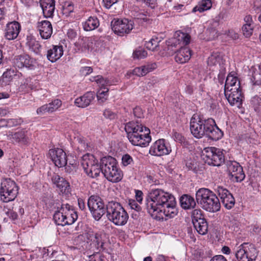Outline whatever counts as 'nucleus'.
<instances>
[{
    "instance_id": "f257e3e1",
    "label": "nucleus",
    "mask_w": 261,
    "mask_h": 261,
    "mask_svg": "<svg viewBox=\"0 0 261 261\" xmlns=\"http://www.w3.org/2000/svg\"><path fill=\"white\" fill-rule=\"evenodd\" d=\"M146 208L152 216L163 213L168 218L175 217L177 213L175 197L160 189L152 190L145 200Z\"/></svg>"
},
{
    "instance_id": "f03ea898",
    "label": "nucleus",
    "mask_w": 261,
    "mask_h": 261,
    "mask_svg": "<svg viewBox=\"0 0 261 261\" xmlns=\"http://www.w3.org/2000/svg\"><path fill=\"white\" fill-rule=\"evenodd\" d=\"M190 130L197 138L206 135L209 139L217 141L220 139L223 132L217 126L212 118L204 119L203 116L195 114L190 121Z\"/></svg>"
},
{
    "instance_id": "7ed1b4c3",
    "label": "nucleus",
    "mask_w": 261,
    "mask_h": 261,
    "mask_svg": "<svg viewBox=\"0 0 261 261\" xmlns=\"http://www.w3.org/2000/svg\"><path fill=\"white\" fill-rule=\"evenodd\" d=\"M196 202L203 210L215 213L220 210L221 204L216 195L206 188L199 189L196 193Z\"/></svg>"
},
{
    "instance_id": "20e7f679",
    "label": "nucleus",
    "mask_w": 261,
    "mask_h": 261,
    "mask_svg": "<svg viewBox=\"0 0 261 261\" xmlns=\"http://www.w3.org/2000/svg\"><path fill=\"white\" fill-rule=\"evenodd\" d=\"M106 213L108 219L114 225L124 226L128 221V214L122 205L115 201H111L106 205Z\"/></svg>"
},
{
    "instance_id": "39448f33",
    "label": "nucleus",
    "mask_w": 261,
    "mask_h": 261,
    "mask_svg": "<svg viewBox=\"0 0 261 261\" xmlns=\"http://www.w3.org/2000/svg\"><path fill=\"white\" fill-rule=\"evenodd\" d=\"M102 173L109 181L113 182L120 181L123 177L122 171L117 167L115 159L111 156H105L101 159Z\"/></svg>"
},
{
    "instance_id": "423d86ee",
    "label": "nucleus",
    "mask_w": 261,
    "mask_h": 261,
    "mask_svg": "<svg viewBox=\"0 0 261 261\" xmlns=\"http://www.w3.org/2000/svg\"><path fill=\"white\" fill-rule=\"evenodd\" d=\"M19 191L16 182L10 178L2 180L0 188V197L2 201L8 202L14 200Z\"/></svg>"
},
{
    "instance_id": "0eeeda50",
    "label": "nucleus",
    "mask_w": 261,
    "mask_h": 261,
    "mask_svg": "<svg viewBox=\"0 0 261 261\" xmlns=\"http://www.w3.org/2000/svg\"><path fill=\"white\" fill-rule=\"evenodd\" d=\"M82 165L87 174L92 178L97 177L102 173L101 162L99 165L98 160L91 154L87 153L83 156Z\"/></svg>"
},
{
    "instance_id": "6e6552de",
    "label": "nucleus",
    "mask_w": 261,
    "mask_h": 261,
    "mask_svg": "<svg viewBox=\"0 0 261 261\" xmlns=\"http://www.w3.org/2000/svg\"><path fill=\"white\" fill-rule=\"evenodd\" d=\"M202 156L205 163L214 166H220L225 160L222 151L214 147L204 148L202 151Z\"/></svg>"
},
{
    "instance_id": "1a4fd4ad",
    "label": "nucleus",
    "mask_w": 261,
    "mask_h": 261,
    "mask_svg": "<svg viewBox=\"0 0 261 261\" xmlns=\"http://www.w3.org/2000/svg\"><path fill=\"white\" fill-rule=\"evenodd\" d=\"M150 133V129L147 127H144L140 132H138L134 136L132 135L128 139L134 146L145 147L148 145L151 140V136L149 135Z\"/></svg>"
},
{
    "instance_id": "9d476101",
    "label": "nucleus",
    "mask_w": 261,
    "mask_h": 261,
    "mask_svg": "<svg viewBox=\"0 0 261 261\" xmlns=\"http://www.w3.org/2000/svg\"><path fill=\"white\" fill-rule=\"evenodd\" d=\"M171 151L170 147L166 143L164 139H159L150 146L149 153L151 155L161 156L169 154Z\"/></svg>"
},
{
    "instance_id": "9b49d317",
    "label": "nucleus",
    "mask_w": 261,
    "mask_h": 261,
    "mask_svg": "<svg viewBox=\"0 0 261 261\" xmlns=\"http://www.w3.org/2000/svg\"><path fill=\"white\" fill-rule=\"evenodd\" d=\"M228 170L230 179L235 182L243 181L245 175L242 167L236 161H229L227 163Z\"/></svg>"
},
{
    "instance_id": "f8f14e48",
    "label": "nucleus",
    "mask_w": 261,
    "mask_h": 261,
    "mask_svg": "<svg viewBox=\"0 0 261 261\" xmlns=\"http://www.w3.org/2000/svg\"><path fill=\"white\" fill-rule=\"evenodd\" d=\"M112 23H113L112 24V30L119 36L128 33L133 28V22L127 19H118Z\"/></svg>"
},
{
    "instance_id": "ddd939ff",
    "label": "nucleus",
    "mask_w": 261,
    "mask_h": 261,
    "mask_svg": "<svg viewBox=\"0 0 261 261\" xmlns=\"http://www.w3.org/2000/svg\"><path fill=\"white\" fill-rule=\"evenodd\" d=\"M216 191L224 207L227 210L231 209L235 204L232 194L227 189L220 186L218 187Z\"/></svg>"
},
{
    "instance_id": "4468645a",
    "label": "nucleus",
    "mask_w": 261,
    "mask_h": 261,
    "mask_svg": "<svg viewBox=\"0 0 261 261\" xmlns=\"http://www.w3.org/2000/svg\"><path fill=\"white\" fill-rule=\"evenodd\" d=\"M54 208L56 210L53 216L55 222L57 225L65 226L66 223L65 204L60 202L59 200L54 203Z\"/></svg>"
},
{
    "instance_id": "2eb2a0df",
    "label": "nucleus",
    "mask_w": 261,
    "mask_h": 261,
    "mask_svg": "<svg viewBox=\"0 0 261 261\" xmlns=\"http://www.w3.org/2000/svg\"><path fill=\"white\" fill-rule=\"evenodd\" d=\"M13 63L15 67L18 68L25 67L29 69H33L35 66L36 62L28 55L23 54L15 56L13 60Z\"/></svg>"
},
{
    "instance_id": "dca6fc26",
    "label": "nucleus",
    "mask_w": 261,
    "mask_h": 261,
    "mask_svg": "<svg viewBox=\"0 0 261 261\" xmlns=\"http://www.w3.org/2000/svg\"><path fill=\"white\" fill-rule=\"evenodd\" d=\"M225 95L231 106H236L240 108L242 104L243 96L241 89H236V87L225 91Z\"/></svg>"
},
{
    "instance_id": "f3484780",
    "label": "nucleus",
    "mask_w": 261,
    "mask_h": 261,
    "mask_svg": "<svg viewBox=\"0 0 261 261\" xmlns=\"http://www.w3.org/2000/svg\"><path fill=\"white\" fill-rule=\"evenodd\" d=\"M49 154L52 161L58 167H62L66 165L67 160L66 153L62 149H50Z\"/></svg>"
},
{
    "instance_id": "a211bd4d",
    "label": "nucleus",
    "mask_w": 261,
    "mask_h": 261,
    "mask_svg": "<svg viewBox=\"0 0 261 261\" xmlns=\"http://www.w3.org/2000/svg\"><path fill=\"white\" fill-rule=\"evenodd\" d=\"M51 180L58 189L62 194L68 195L71 192V187L69 182L63 177L57 174L54 173L51 176Z\"/></svg>"
},
{
    "instance_id": "6ab92c4d",
    "label": "nucleus",
    "mask_w": 261,
    "mask_h": 261,
    "mask_svg": "<svg viewBox=\"0 0 261 261\" xmlns=\"http://www.w3.org/2000/svg\"><path fill=\"white\" fill-rule=\"evenodd\" d=\"M20 30V25L17 21H13L7 24L5 30V37L9 40H14L18 36Z\"/></svg>"
},
{
    "instance_id": "aec40b11",
    "label": "nucleus",
    "mask_w": 261,
    "mask_h": 261,
    "mask_svg": "<svg viewBox=\"0 0 261 261\" xmlns=\"http://www.w3.org/2000/svg\"><path fill=\"white\" fill-rule=\"evenodd\" d=\"M95 98V94L93 92H87L83 96H81L74 101L75 105L82 108H85L90 105Z\"/></svg>"
},
{
    "instance_id": "412c9836",
    "label": "nucleus",
    "mask_w": 261,
    "mask_h": 261,
    "mask_svg": "<svg viewBox=\"0 0 261 261\" xmlns=\"http://www.w3.org/2000/svg\"><path fill=\"white\" fill-rule=\"evenodd\" d=\"M37 27L40 34L43 39L49 38L53 33V28L51 23L47 20H43L38 23Z\"/></svg>"
},
{
    "instance_id": "4be33fe9",
    "label": "nucleus",
    "mask_w": 261,
    "mask_h": 261,
    "mask_svg": "<svg viewBox=\"0 0 261 261\" xmlns=\"http://www.w3.org/2000/svg\"><path fill=\"white\" fill-rule=\"evenodd\" d=\"M144 126L137 121H132L126 123L124 129L126 132L127 138H130L132 135L134 136L138 133V132H140L141 130L144 128Z\"/></svg>"
},
{
    "instance_id": "5701e85b",
    "label": "nucleus",
    "mask_w": 261,
    "mask_h": 261,
    "mask_svg": "<svg viewBox=\"0 0 261 261\" xmlns=\"http://www.w3.org/2000/svg\"><path fill=\"white\" fill-rule=\"evenodd\" d=\"M27 133V130L24 129H22L14 133H9L8 136L9 139L13 142L25 144L28 143L29 140Z\"/></svg>"
},
{
    "instance_id": "b1692460",
    "label": "nucleus",
    "mask_w": 261,
    "mask_h": 261,
    "mask_svg": "<svg viewBox=\"0 0 261 261\" xmlns=\"http://www.w3.org/2000/svg\"><path fill=\"white\" fill-rule=\"evenodd\" d=\"M191 50L187 47H181L176 53L175 60L176 62L184 64L188 62L191 57Z\"/></svg>"
},
{
    "instance_id": "393cba45",
    "label": "nucleus",
    "mask_w": 261,
    "mask_h": 261,
    "mask_svg": "<svg viewBox=\"0 0 261 261\" xmlns=\"http://www.w3.org/2000/svg\"><path fill=\"white\" fill-rule=\"evenodd\" d=\"M63 54L62 45H53L52 48L48 50L47 53V59L51 62H55L59 59Z\"/></svg>"
},
{
    "instance_id": "a878e982",
    "label": "nucleus",
    "mask_w": 261,
    "mask_h": 261,
    "mask_svg": "<svg viewBox=\"0 0 261 261\" xmlns=\"http://www.w3.org/2000/svg\"><path fill=\"white\" fill-rule=\"evenodd\" d=\"M55 3L54 0H40V5L45 17L53 16L55 10Z\"/></svg>"
},
{
    "instance_id": "bb28decb",
    "label": "nucleus",
    "mask_w": 261,
    "mask_h": 261,
    "mask_svg": "<svg viewBox=\"0 0 261 261\" xmlns=\"http://www.w3.org/2000/svg\"><path fill=\"white\" fill-rule=\"evenodd\" d=\"M196 200L190 195L184 194L180 198V203L184 210H191L195 208Z\"/></svg>"
},
{
    "instance_id": "cd10ccee",
    "label": "nucleus",
    "mask_w": 261,
    "mask_h": 261,
    "mask_svg": "<svg viewBox=\"0 0 261 261\" xmlns=\"http://www.w3.org/2000/svg\"><path fill=\"white\" fill-rule=\"evenodd\" d=\"M26 45L30 51L37 55L40 54L41 46L32 35L27 36Z\"/></svg>"
},
{
    "instance_id": "c85d7f7f",
    "label": "nucleus",
    "mask_w": 261,
    "mask_h": 261,
    "mask_svg": "<svg viewBox=\"0 0 261 261\" xmlns=\"http://www.w3.org/2000/svg\"><path fill=\"white\" fill-rule=\"evenodd\" d=\"M66 223V225L72 224L77 219V214L76 212L73 208L72 206L68 203L65 204Z\"/></svg>"
},
{
    "instance_id": "c756f323",
    "label": "nucleus",
    "mask_w": 261,
    "mask_h": 261,
    "mask_svg": "<svg viewBox=\"0 0 261 261\" xmlns=\"http://www.w3.org/2000/svg\"><path fill=\"white\" fill-rule=\"evenodd\" d=\"M102 234L100 232H92L89 233V239L91 241L95 243L97 245V248L99 250L102 251L106 248L105 247V242L102 240Z\"/></svg>"
},
{
    "instance_id": "7c9ffc66",
    "label": "nucleus",
    "mask_w": 261,
    "mask_h": 261,
    "mask_svg": "<svg viewBox=\"0 0 261 261\" xmlns=\"http://www.w3.org/2000/svg\"><path fill=\"white\" fill-rule=\"evenodd\" d=\"M91 40L87 37H80L75 42L74 45L79 51L82 52L89 50Z\"/></svg>"
},
{
    "instance_id": "2f4dec72",
    "label": "nucleus",
    "mask_w": 261,
    "mask_h": 261,
    "mask_svg": "<svg viewBox=\"0 0 261 261\" xmlns=\"http://www.w3.org/2000/svg\"><path fill=\"white\" fill-rule=\"evenodd\" d=\"M82 24L85 31H90L99 27V21L96 16H90Z\"/></svg>"
},
{
    "instance_id": "473e14b6",
    "label": "nucleus",
    "mask_w": 261,
    "mask_h": 261,
    "mask_svg": "<svg viewBox=\"0 0 261 261\" xmlns=\"http://www.w3.org/2000/svg\"><path fill=\"white\" fill-rule=\"evenodd\" d=\"M241 89L240 83L237 76H234L231 74H228L227 76L224 87V91H229V89L234 88Z\"/></svg>"
},
{
    "instance_id": "72a5a7b5",
    "label": "nucleus",
    "mask_w": 261,
    "mask_h": 261,
    "mask_svg": "<svg viewBox=\"0 0 261 261\" xmlns=\"http://www.w3.org/2000/svg\"><path fill=\"white\" fill-rule=\"evenodd\" d=\"M242 245L246 253V256H247L249 261L255 260L257 255V252L254 245L246 243H244L242 244Z\"/></svg>"
},
{
    "instance_id": "f704fd0d",
    "label": "nucleus",
    "mask_w": 261,
    "mask_h": 261,
    "mask_svg": "<svg viewBox=\"0 0 261 261\" xmlns=\"http://www.w3.org/2000/svg\"><path fill=\"white\" fill-rule=\"evenodd\" d=\"M15 75L13 70L7 69L0 77V86L4 87L9 85L13 79V76Z\"/></svg>"
},
{
    "instance_id": "c9c22d12",
    "label": "nucleus",
    "mask_w": 261,
    "mask_h": 261,
    "mask_svg": "<svg viewBox=\"0 0 261 261\" xmlns=\"http://www.w3.org/2000/svg\"><path fill=\"white\" fill-rule=\"evenodd\" d=\"M104 204L101 198L97 195H91L88 199L87 205L90 210L94 209L97 206H102V204Z\"/></svg>"
},
{
    "instance_id": "e433bc0d",
    "label": "nucleus",
    "mask_w": 261,
    "mask_h": 261,
    "mask_svg": "<svg viewBox=\"0 0 261 261\" xmlns=\"http://www.w3.org/2000/svg\"><path fill=\"white\" fill-rule=\"evenodd\" d=\"M193 224L194 227L197 231L200 234L204 235L207 232L208 224L206 219L200 220Z\"/></svg>"
},
{
    "instance_id": "4c0bfd02",
    "label": "nucleus",
    "mask_w": 261,
    "mask_h": 261,
    "mask_svg": "<svg viewBox=\"0 0 261 261\" xmlns=\"http://www.w3.org/2000/svg\"><path fill=\"white\" fill-rule=\"evenodd\" d=\"M212 6V4L211 0H202L193 8L192 11L194 12L196 11L202 12L210 9Z\"/></svg>"
},
{
    "instance_id": "58836bf2",
    "label": "nucleus",
    "mask_w": 261,
    "mask_h": 261,
    "mask_svg": "<svg viewBox=\"0 0 261 261\" xmlns=\"http://www.w3.org/2000/svg\"><path fill=\"white\" fill-rule=\"evenodd\" d=\"M90 211L93 218L95 220L98 221L106 212V207H105V204H103L102 206L96 207L94 209L90 210Z\"/></svg>"
},
{
    "instance_id": "ea45409f",
    "label": "nucleus",
    "mask_w": 261,
    "mask_h": 261,
    "mask_svg": "<svg viewBox=\"0 0 261 261\" xmlns=\"http://www.w3.org/2000/svg\"><path fill=\"white\" fill-rule=\"evenodd\" d=\"M109 96V89L106 87L99 88L97 92V98L99 103H102L106 101Z\"/></svg>"
},
{
    "instance_id": "a19ab883",
    "label": "nucleus",
    "mask_w": 261,
    "mask_h": 261,
    "mask_svg": "<svg viewBox=\"0 0 261 261\" xmlns=\"http://www.w3.org/2000/svg\"><path fill=\"white\" fill-rule=\"evenodd\" d=\"M152 70V68L150 65L143 66L135 68L133 71V73L138 76H143L148 72H151Z\"/></svg>"
},
{
    "instance_id": "79ce46f5",
    "label": "nucleus",
    "mask_w": 261,
    "mask_h": 261,
    "mask_svg": "<svg viewBox=\"0 0 261 261\" xmlns=\"http://www.w3.org/2000/svg\"><path fill=\"white\" fill-rule=\"evenodd\" d=\"M175 36L176 38L174 39V40H175L174 43H176L177 40L182 42V44L185 45L190 43L191 37L188 34L179 31L176 32Z\"/></svg>"
},
{
    "instance_id": "37998d69",
    "label": "nucleus",
    "mask_w": 261,
    "mask_h": 261,
    "mask_svg": "<svg viewBox=\"0 0 261 261\" xmlns=\"http://www.w3.org/2000/svg\"><path fill=\"white\" fill-rule=\"evenodd\" d=\"M235 256L238 261H249L242 244L239 247V249L235 252Z\"/></svg>"
},
{
    "instance_id": "c03bdc74",
    "label": "nucleus",
    "mask_w": 261,
    "mask_h": 261,
    "mask_svg": "<svg viewBox=\"0 0 261 261\" xmlns=\"http://www.w3.org/2000/svg\"><path fill=\"white\" fill-rule=\"evenodd\" d=\"M221 57L218 53L212 54L207 59V64L209 66H215L220 64Z\"/></svg>"
},
{
    "instance_id": "a18cd8bd",
    "label": "nucleus",
    "mask_w": 261,
    "mask_h": 261,
    "mask_svg": "<svg viewBox=\"0 0 261 261\" xmlns=\"http://www.w3.org/2000/svg\"><path fill=\"white\" fill-rule=\"evenodd\" d=\"M192 223L205 220L202 211L200 208L194 210L192 212Z\"/></svg>"
},
{
    "instance_id": "49530a36",
    "label": "nucleus",
    "mask_w": 261,
    "mask_h": 261,
    "mask_svg": "<svg viewBox=\"0 0 261 261\" xmlns=\"http://www.w3.org/2000/svg\"><path fill=\"white\" fill-rule=\"evenodd\" d=\"M254 85L261 86V63L258 65V69L253 73L251 79Z\"/></svg>"
},
{
    "instance_id": "de8ad7c7",
    "label": "nucleus",
    "mask_w": 261,
    "mask_h": 261,
    "mask_svg": "<svg viewBox=\"0 0 261 261\" xmlns=\"http://www.w3.org/2000/svg\"><path fill=\"white\" fill-rule=\"evenodd\" d=\"M74 10L73 5L71 2L66 1L62 4L63 13L66 16L72 12Z\"/></svg>"
},
{
    "instance_id": "09e8293b",
    "label": "nucleus",
    "mask_w": 261,
    "mask_h": 261,
    "mask_svg": "<svg viewBox=\"0 0 261 261\" xmlns=\"http://www.w3.org/2000/svg\"><path fill=\"white\" fill-rule=\"evenodd\" d=\"M159 41L158 38L155 39L152 38L149 41L146 42L145 45L148 49L154 51L157 49L159 46Z\"/></svg>"
},
{
    "instance_id": "8fccbe9b",
    "label": "nucleus",
    "mask_w": 261,
    "mask_h": 261,
    "mask_svg": "<svg viewBox=\"0 0 261 261\" xmlns=\"http://www.w3.org/2000/svg\"><path fill=\"white\" fill-rule=\"evenodd\" d=\"M94 81L99 85L100 88L102 87H107V86L111 85V82L110 80L104 79L101 75H97L94 77Z\"/></svg>"
},
{
    "instance_id": "3c124183",
    "label": "nucleus",
    "mask_w": 261,
    "mask_h": 261,
    "mask_svg": "<svg viewBox=\"0 0 261 261\" xmlns=\"http://www.w3.org/2000/svg\"><path fill=\"white\" fill-rule=\"evenodd\" d=\"M65 172L69 174L74 175L77 170V164L75 161L73 163H69L67 165V163L65 165Z\"/></svg>"
},
{
    "instance_id": "603ef678",
    "label": "nucleus",
    "mask_w": 261,
    "mask_h": 261,
    "mask_svg": "<svg viewBox=\"0 0 261 261\" xmlns=\"http://www.w3.org/2000/svg\"><path fill=\"white\" fill-rule=\"evenodd\" d=\"M147 53L144 49L139 47L136 49L133 53V57L135 59H139L146 57Z\"/></svg>"
},
{
    "instance_id": "864d4df0",
    "label": "nucleus",
    "mask_w": 261,
    "mask_h": 261,
    "mask_svg": "<svg viewBox=\"0 0 261 261\" xmlns=\"http://www.w3.org/2000/svg\"><path fill=\"white\" fill-rule=\"evenodd\" d=\"M254 26H250L249 25H243L242 30L244 36L246 38L250 37L253 33Z\"/></svg>"
},
{
    "instance_id": "5fc2aeb1",
    "label": "nucleus",
    "mask_w": 261,
    "mask_h": 261,
    "mask_svg": "<svg viewBox=\"0 0 261 261\" xmlns=\"http://www.w3.org/2000/svg\"><path fill=\"white\" fill-rule=\"evenodd\" d=\"M62 101L59 99H55L51 102L48 104V107L50 108L51 113L56 111L59 108L61 107Z\"/></svg>"
},
{
    "instance_id": "6e6d98bb",
    "label": "nucleus",
    "mask_w": 261,
    "mask_h": 261,
    "mask_svg": "<svg viewBox=\"0 0 261 261\" xmlns=\"http://www.w3.org/2000/svg\"><path fill=\"white\" fill-rule=\"evenodd\" d=\"M48 104L44 105L37 109V113L38 115H43L46 113H51Z\"/></svg>"
},
{
    "instance_id": "4d7b16f0",
    "label": "nucleus",
    "mask_w": 261,
    "mask_h": 261,
    "mask_svg": "<svg viewBox=\"0 0 261 261\" xmlns=\"http://www.w3.org/2000/svg\"><path fill=\"white\" fill-rule=\"evenodd\" d=\"M103 115L106 118L110 120H113L116 118L117 115L114 112L109 109H106L104 111Z\"/></svg>"
},
{
    "instance_id": "13d9d810",
    "label": "nucleus",
    "mask_w": 261,
    "mask_h": 261,
    "mask_svg": "<svg viewBox=\"0 0 261 261\" xmlns=\"http://www.w3.org/2000/svg\"><path fill=\"white\" fill-rule=\"evenodd\" d=\"M133 162V158L128 154H125L122 157V163L124 166L131 164Z\"/></svg>"
},
{
    "instance_id": "bf43d9fd",
    "label": "nucleus",
    "mask_w": 261,
    "mask_h": 261,
    "mask_svg": "<svg viewBox=\"0 0 261 261\" xmlns=\"http://www.w3.org/2000/svg\"><path fill=\"white\" fill-rule=\"evenodd\" d=\"M172 136L174 140L176 142H178L181 143L185 141L184 137L179 133L173 131L172 132Z\"/></svg>"
},
{
    "instance_id": "052dcab7",
    "label": "nucleus",
    "mask_w": 261,
    "mask_h": 261,
    "mask_svg": "<svg viewBox=\"0 0 261 261\" xmlns=\"http://www.w3.org/2000/svg\"><path fill=\"white\" fill-rule=\"evenodd\" d=\"M135 18L138 20H142L144 22H147L149 20V18L147 17V15L141 12H136L134 14Z\"/></svg>"
},
{
    "instance_id": "680f3d73",
    "label": "nucleus",
    "mask_w": 261,
    "mask_h": 261,
    "mask_svg": "<svg viewBox=\"0 0 261 261\" xmlns=\"http://www.w3.org/2000/svg\"><path fill=\"white\" fill-rule=\"evenodd\" d=\"M128 204L132 209H134L137 212H139L141 210L140 206L135 200H129Z\"/></svg>"
},
{
    "instance_id": "e2e57ef3",
    "label": "nucleus",
    "mask_w": 261,
    "mask_h": 261,
    "mask_svg": "<svg viewBox=\"0 0 261 261\" xmlns=\"http://www.w3.org/2000/svg\"><path fill=\"white\" fill-rule=\"evenodd\" d=\"M134 116L137 118H142L143 117V113L141 108L137 107L133 110Z\"/></svg>"
},
{
    "instance_id": "0e129e2a",
    "label": "nucleus",
    "mask_w": 261,
    "mask_h": 261,
    "mask_svg": "<svg viewBox=\"0 0 261 261\" xmlns=\"http://www.w3.org/2000/svg\"><path fill=\"white\" fill-rule=\"evenodd\" d=\"M86 261H102L100 255L98 253L93 254L88 256V259Z\"/></svg>"
},
{
    "instance_id": "69168bd1",
    "label": "nucleus",
    "mask_w": 261,
    "mask_h": 261,
    "mask_svg": "<svg viewBox=\"0 0 261 261\" xmlns=\"http://www.w3.org/2000/svg\"><path fill=\"white\" fill-rule=\"evenodd\" d=\"M226 35L228 37L233 40H236L239 38L238 34L233 30H228Z\"/></svg>"
},
{
    "instance_id": "338daca9",
    "label": "nucleus",
    "mask_w": 261,
    "mask_h": 261,
    "mask_svg": "<svg viewBox=\"0 0 261 261\" xmlns=\"http://www.w3.org/2000/svg\"><path fill=\"white\" fill-rule=\"evenodd\" d=\"M93 71V69L90 67H83L81 68L80 72L83 75H87L91 73Z\"/></svg>"
},
{
    "instance_id": "774afa93",
    "label": "nucleus",
    "mask_w": 261,
    "mask_h": 261,
    "mask_svg": "<svg viewBox=\"0 0 261 261\" xmlns=\"http://www.w3.org/2000/svg\"><path fill=\"white\" fill-rule=\"evenodd\" d=\"M210 261H227V260L223 255H216L213 256Z\"/></svg>"
}]
</instances>
